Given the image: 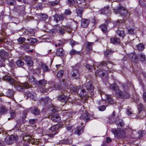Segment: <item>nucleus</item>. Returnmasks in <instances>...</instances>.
<instances>
[{
	"label": "nucleus",
	"mask_w": 146,
	"mask_h": 146,
	"mask_svg": "<svg viewBox=\"0 0 146 146\" xmlns=\"http://www.w3.org/2000/svg\"><path fill=\"white\" fill-rule=\"evenodd\" d=\"M23 124L21 122L18 121L17 123V124L15 125V128H20L21 127H23Z\"/></svg>",
	"instance_id": "obj_51"
},
{
	"label": "nucleus",
	"mask_w": 146,
	"mask_h": 146,
	"mask_svg": "<svg viewBox=\"0 0 146 146\" xmlns=\"http://www.w3.org/2000/svg\"><path fill=\"white\" fill-rule=\"evenodd\" d=\"M115 11V13L117 12L123 17L127 16L128 14V11L125 8L119 5Z\"/></svg>",
	"instance_id": "obj_4"
},
{
	"label": "nucleus",
	"mask_w": 146,
	"mask_h": 146,
	"mask_svg": "<svg viewBox=\"0 0 146 146\" xmlns=\"http://www.w3.org/2000/svg\"><path fill=\"white\" fill-rule=\"evenodd\" d=\"M30 44L24 42L20 45V48L21 49L26 50L29 48Z\"/></svg>",
	"instance_id": "obj_26"
},
{
	"label": "nucleus",
	"mask_w": 146,
	"mask_h": 146,
	"mask_svg": "<svg viewBox=\"0 0 146 146\" xmlns=\"http://www.w3.org/2000/svg\"><path fill=\"white\" fill-rule=\"evenodd\" d=\"M123 88L124 90V91H127L129 88L128 84L127 83H123L122 84Z\"/></svg>",
	"instance_id": "obj_46"
},
{
	"label": "nucleus",
	"mask_w": 146,
	"mask_h": 146,
	"mask_svg": "<svg viewBox=\"0 0 146 146\" xmlns=\"http://www.w3.org/2000/svg\"><path fill=\"white\" fill-rule=\"evenodd\" d=\"M41 67L44 71L45 72L48 71V67L45 64H42L41 65Z\"/></svg>",
	"instance_id": "obj_56"
},
{
	"label": "nucleus",
	"mask_w": 146,
	"mask_h": 146,
	"mask_svg": "<svg viewBox=\"0 0 146 146\" xmlns=\"http://www.w3.org/2000/svg\"><path fill=\"white\" fill-rule=\"evenodd\" d=\"M76 13L77 15L81 17L82 16V14L83 11V9L82 8H79L76 10Z\"/></svg>",
	"instance_id": "obj_29"
},
{
	"label": "nucleus",
	"mask_w": 146,
	"mask_h": 146,
	"mask_svg": "<svg viewBox=\"0 0 146 146\" xmlns=\"http://www.w3.org/2000/svg\"><path fill=\"white\" fill-rule=\"evenodd\" d=\"M87 112L84 113L81 115L80 118L81 119L84 120L85 122H86L91 119L92 117Z\"/></svg>",
	"instance_id": "obj_11"
},
{
	"label": "nucleus",
	"mask_w": 146,
	"mask_h": 146,
	"mask_svg": "<svg viewBox=\"0 0 146 146\" xmlns=\"http://www.w3.org/2000/svg\"><path fill=\"white\" fill-rule=\"evenodd\" d=\"M121 128H112L111 132L116 135H119L122 134L123 131L121 130Z\"/></svg>",
	"instance_id": "obj_14"
},
{
	"label": "nucleus",
	"mask_w": 146,
	"mask_h": 146,
	"mask_svg": "<svg viewBox=\"0 0 146 146\" xmlns=\"http://www.w3.org/2000/svg\"><path fill=\"white\" fill-rule=\"evenodd\" d=\"M9 113L11 116L10 117L8 118V120H10L13 119L16 116V113L14 110H11L10 111Z\"/></svg>",
	"instance_id": "obj_32"
},
{
	"label": "nucleus",
	"mask_w": 146,
	"mask_h": 146,
	"mask_svg": "<svg viewBox=\"0 0 146 146\" xmlns=\"http://www.w3.org/2000/svg\"><path fill=\"white\" fill-rule=\"evenodd\" d=\"M27 40L29 41V42H30L31 44H33L35 43L37 41V40L35 38H28Z\"/></svg>",
	"instance_id": "obj_42"
},
{
	"label": "nucleus",
	"mask_w": 146,
	"mask_h": 146,
	"mask_svg": "<svg viewBox=\"0 0 146 146\" xmlns=\"http://www.w3.org/2000/svg\"><path fill=\"white\" fill-rule=\"evenodd\" d=\"M106 73V71L102 70L99 69L96 72V76H104Z\"/></svg>",
	"instance_id": "obj_25"
},
{
	"label": "nucleus",
	"mask_w": 146,
	"mask_h": 146,
	"mask_svg": "<svg viewBox=\"0 0 146 146\" xmlns=\"http://www.w3.org/2000/svg\"><path fill=\"white\" fill-rule=\"evenodd\" d=\"M143 105L141 104H140L138 106V109L139 112L140 113L142 110L143 109Z\"/></svg>",
	"instance_id": "obj_58"
},
{
	"label": "nucleus",
	"mask_w": 146,
	"mask_h": 146,
	"mask_svg": "<svg viewBox=\"0 0 146 146\" xmlns=\"http://www.w3.org/2000/svg\"><path fill=\"white\" fill-rule=\"evenodd\" d=\"M100 27L101 30L104 33L106 32L107 30V26L106 24H104L100 25Z\"/></svg>",
	"instance_id": "obj_36"
},
{
	"label": "nucleus",
	"mask_w": 146,
	"mask_h": 146,
	"mask_svg": "<svg viewBox=\"0 0 146 146\" xmlns=\"http://www.w3.org/2000/svg\"><path fill=\"white\" fill-rule=\"evenodd\" d=\"M72 12L69 9H66L64 13V15H70L71 14Z\"/></svg>",
	"instance_id": "obj_54"
},
{
	"label": "nucleus",
	"mask_w": 146,
	"mask_h": 146,
	"mask_svg": "<svg viewBox=\"0 0 146 146\" xmlns=\"http://www.w3.org/2000/svg\"><path fill=\"white\" fill-rule=\"evenodd\" d=\"M106 106L104 105L98 107L99 110L100 111H104L105 109Z\"/></svg>",
	"instance_id": "obj_60"
},
{
	"label": "nucleus",
	"mask_w": 146,
	"mask_h": 146,
	"mask_svg": "<svg viewBox=\"0 0 146 146\" xmlns=\"http://www.w3.org/2000/svg\"><path fill=\"white\" fill-rule=\"evenodd\" d=\"M113 51H112L108 50L104 52V55L107 57H109L113 53Z\"/></svg>",
	"instance_id": "obj_38"
},
{
	"label": "nucleus",
	"mask_w": 146,
	"mask_h": 146,
	"mask_svg": "<svg viewBox=\"0 0 146 146\" xmlns=\"http://www.w3.org/2000/svg\"><path fill=\"white\" fill-rule=\"evenodd\" d=\"M7 54V52L3 50H1L0 51V56L1 58L4 57Z\"/></svg>",
	"instance_id": "obj_47"
},
{
	"label": "nucleus",
	"mask_w": 146,
	"mask_h": 146,
	"mask_svg": "<svg viewBox=\"0 0 146 146\" xmlns=\"http://www.w3.org/2000/svg\"><path fill=\"white\" fill-rule=\"evenodd\" d=\"M39 16L40 18L42 21L45 20L48 17V15L46 14L42 13L40 14Z\"/></svg>",
	"instance_id": "obj_41"
},
{
	"label": "nucleus",
	"mask_w": 146,
	"mask_h": 146,
	"mask_svg": "<svg viewBox=\"0 0 146 146\" xmlns=\"http://www.w3.org/2000/svg\"><path fill=\"white\" fill-rule=\"evenodd\" d=\"M64 54V51L62 48H60L57 49L56 52V54L58 56H63Z\"/></svg>",
	"instance_id": "obj_23"
},
{
	"label": "nucleus",
	"mask_w": 146,
	"mask_h": 146,
	"mask_svg": "<svg viewBox=\"0 0 146 146\" xmlns=\"http://www.w3.org/2000/svg\"><path fill=\"white\" fill-rule=\"evenodd\" d=\"M126 96H123V92L120 90L117 89L116 91L115 95L118 98H129L130 94L128 92H126Z\"/></svg>",
	"instance_id": "obj_9"
},
{
	"label": "nucleus",
	"mask_w": 146,
	"mask_h": 146,
	"mask_svg": "<svg viewBox=\"0 0 146 146\" xmlns=\"http://www.w3.org/2000/svg\"><path fill=\"white\" fill-rule=\"evenodd\" d=\"M110 42L111 43L116 45L119 44L120 42V40L119 38L114 37L110 38Z\"/></svg>",
	"instance_id": "obj_21"
},
{
	"label": "nucleus",
	"mask_w": 146,
	"mask_h": 146,
	"mask_svg": "<svg viewBox=\"0 0 146 146\" xmlns=\"http://www.w3.org/2000/svg\"><path fill=\"white\" fill-rule=\"evenodd\" d=\"M28 111V110L27 109H26L24 111L22 116V118L23 119H24L26 117Z\"/></svg>",
	"instance_id": "obj_57"
},
{
	"label": "nucleus",
	"mask_w": 146,
	"mask_h": 146,
	"mask_svg": "<svg viewBox=\"0 0 146 146\" xmlns=\"http://www.w3.org/2000/svg\"><path fill=\"white\" fill-rule=\"evenodd\" d=\"M48 84L49 85V87L48 88L49 90V92L53 90L58 89L60 88V86L57 85L56 83L54 82H49Z\"/></svg>",
	"instance_id": "obj_10"
},
{
	"label": "nucleus",
	"mask_w": 146,
	"mask_h": 146,
	"mask_svg": "<svg viewBox=\"0 0 146 146\" xmlns=\"http://www.w3.org/2000/svg\"><path fill=\"white\" fill-rule=\"evenodd\" d=\"M25 40L26 39L24 38L23 37L19 38L17 40L18 41L20 44H21L23 43L24 42H25Z\"/></svg>",
	"instance_id": "obj_50"
},
{
	"label": "nucleus",
	"mask_w": 146,
	"mask_h": 146,
	"mask_svg": "<svg viewBox=\"0 0 146 146\" xmlns=\"http://www.w3.org/2000/svg\"><path fill=\"white\" fill-rule=\"evenodd\" d=\"M64 72L63 70H60L58 72L57 74V76L60 78L62 77L63 75Z\"/></svg>",
	"instance_id": "obj_52"
},
{
	"label": "nucleus",
	"mask_w": 146,
	"mask_h": 146,
	"mask_svg": "<svg viewBox=\"0 0 146 146\" xmlns=\"http://www.w3.org/2000/svg\"><path fill=\"white\" fill-rule=\"evenodd\" d=\"M109 122L110 123H114L117 125V127H123L124 125L123 121L119 119V116L118 115H116L115 112L114 111L111 115L109 117Z\"/></svg>",
	"instance_id": "obj_2"
},
{
	"label": "nucleus",
	"mask_w": 146,
	"mask_h": 146,
	"mask_svg": "<svg viewBox=\"0 0 146 146\" xmlns=\"http://www.w3.org/2000/svg\"><path fill=\"white\" fill-rule=\"evenodd\" d=\"M68 29L69 30L70 29V27L68 26H63L58 27H57L55 31H56L58 33L63 35L65 33V31L67 32H69Z\"/></svg>",
	"instance_id": "obj_8"
},
{
	"label": "nucleus",
	"mask_w": 146,
	"mask_h": 146,
	"mask_svg": "<svg viewBox=\"0 0 146 146\" xmlns=\"http://www.w3.org/2000/svg\"><path fill=\"white\" fill-rule=\"evenodd\" d=\"M61 94H59L57 96V100L60 102L65 103L68 99V96L66 95L65 94H67V92L66 90H60Z\"/></svg>",
	"instance_id": "obj_3"
},
{
	"label": "nucleus",
	"mask_w": 146,
	"mask_h": 146,
	"mask_svg": "<svg viewBox=\"0 0 146 146\" xmlns=\"http://www.w3.org/2000/svg\"><path fill=\"white\" fill-rule=\"evenodd\" d=\"M49 3L50 5L52 6H54L55 5L58 4L59 3V1L57 0H56L54 1L49 2Z\"/></svg>",
	"instance_id": "obj_49"
},
{
	"label": "nucleus",
	"mask_w": 146,
	"mask_h": 146,
	"mask_svg": "<svg viewBox=\"0 0 146 146\" xmlns=\"http://www.w3.org/2000/svg\"><path fill=\"white\" fill-rule=\"evenodd\" d=\"M37 119H32L29 120V122L32 125L34 124L36 121Z\"/></svg>",
	"instance_id": "obj_61"
},
{
	"label": "nucleus",
	"mask_w": 146,
	"mask_h": 146,
	"mask_svg": "<svg viewBox=\"0 0 146 146\" xmlns=\"http://www.w3.org/2000/svg\"><path fill=\"white\" fill-rule=\"evenodd\" d=\"M127 113L128 115H130L132 113L131 110L130 108H128L127 109Z\"/></svg>",
	"instance_id": "obj_62"
},
{
	"label": "nucleus",
	"mask_w": 146,
	"mask_h": 146,
	"mask_svg": "<svg viewBox=\"0 0 146 146\" xmlns=\"http://www.w3.org/2000/svg\"><path fill=\"white\" fill-rule=\"evenodd\" d=\"M78 88V87L76 88L74 86H72L70 88V89L71 91L76 94V93Z\"/></svg>",
	"instance_id": "obj_59"
},
{
	"label": "nucleus",
	"mask_w": 146,
	"mask_h": 146,
	"mask_svg": "<svg viewBox=\"0 0 146 146\" xmlns=\"http://www.w3.org/2000/svg\"><path fill=\"white\" fill-rule=\"evenodd\" d=\"M99 92L101 95L102 99L105 100L106 99H107V98H108L109 96L103 92L101 90H99Z\"/></svg>",
	"instance_id": "obj_31"
},
{
	"label": "nucleus",
	"mask_w": 146,
	"mask_h": 146,
	"mask_svg": "<svg viewBox=\"0 0 146 146\" xmlns=\"http://www.w3.org/2000/svg\"><path fill=\"white\" fill-rule=\"evenodd\" d=\"M51 119L53 121L58 122L60 121L61 118L59 115L54 114L51 117Z\"/></svg>",
	"instance_id": "obj_20"
},
{
	"label": "nucleus",
	"mask_w": 146,
	"mask_h": 146,
	"mask_svg": "<svg viewBox=\"0 0 146 146\" xmlns=\"http://www.w3.org/2000/svg\"><path fill=\"white\" fill-rule=\"evenodd\" d=\"M70 44L72 46V48H73L75 45L78 44V42H77L74 41L73 40H71L70 42Z\"/></svg>",
	"instance_id": "obj_55"
},
{
	"label": "nucleus",
	"mask_w": 146,
	"mask_h": 146,
	"mask_svg": "<svg viewBox=\"0 0 146 146\" xmlns=\"http://www.w3.org/2000/svg\"><path fill=\"white\" fill-rule=\"evenodd\" d=\"M137 48L139 51H141L144 49V46L142 43H140L137 46Z\"/></svg>",
	"instance_id": "obj_43"
},
{
	"label": "nucleus",
	"mask_w": 146,
	"mask_h": 146,
	"mask_svg": "<svg viewBox=\"0 0 146 146\" xmlns=\"http://www.w3.org/2000/svg\"><path fill=\"white\" fill-rule=\"evenodd\" d=\"M71 74L72 77H74L75 79L78 78L79 76V74L78 71L77 70L75 69L74 68L72 69Z\"/></svg>",
	"instance_id": "obj_19"
},
{
	"label": "nucleus",
	"mask_w": 146,
	"mask_h": 146,
	"mask_svg": "<svg viewBox=\"0 0 146 146\" xmlns=\"http://www.w3.org/2000/svg\"><path fill=\"white\" fill-rule=\"evenodd\" d=\"M110 87L111 89L115 91H116L118 89L117 86L115 83H113L110 84Z\"/></svg>",
	"instance_id": "obj_40"
},
{
	"label": "nucleus",
	"mask_w": 146,
	"mask_h": 146,
	"mask_svg": "<svg viewBox=\"0 0 146 146\" xmlns=\"http://www.w3.org/2000/svg\"><path fill=\"white\" fill-rule=\"evenodd\" d=\"M80 51H76L74 49H73L69 53L70 55L79 54L80 53Z\"/></svg>",
	"instance_id": "obj_45"
},
{
	"label": "nucleus",
	"mask_w": 146,
	"mask_h": 146,
	"mask_svg": "<svg viewBox=\"0 0 146 146\" xmlns=\"http://www.w3.org/2000/svg\"><path fill=\"white\" fill-rule=\"evenodd\" d=\"M139 57H140V59L141 61H144L145 60V55L143 53H141L139 54Z\"/></svg>",
	"instance_id": "obj_48"
},
{
	"label": "nucleus",
	"mask_w": 146,
	"mask_h": 146,
	"mask_svg": "<svg viewBox=\"0 0 146 146\" xmlns=\"http://www.w3.org/2000/svg\"><path fill=\"white\" fill-rule=\"evenodd\" d=\"M76 93L80 96L83 97L87 95V92L84 89H79L78 88Z\"/></svg>",
	"instance_id": "obj_15"
},
{
	"label": "nucleus",
	"mask_w": 146,
	"mask_h": 146,
	"mask_svg": "<svg viewBox=\"0 0 146 146\" xmlns=\"http://www.w3.org/2000/svg\"><path fill=\"white\" fill-rule=\"evenodd\" d=\"M28 81L29 83H27L29 85V88H30L31 85L36 84L37 83V81H36V79L33 76L30 77Z\"/></svg>",
	"instance_id": "obj_16"
},
{
	"label": "nucleus",
	"mask_w": 146,
	"mask_h": 146,
	"mask_svg": "<svg viewBox=\"0 0 146 146\" xmlns=\"http://www.w3.org/2000/svg\"><path fill=\"white\" fill-rule=\"evenodd\" d=\"M109 6H107L106 7H105L104 8L102 9L101 11L102 14H105L108 13L109 12Z\"/></svg>",
	"instance_id": "obj_33"
},
{
	"label": "nucleus",
	"mask_w": 146,
	"mask_h": 146,
	"mask_svg": "<svg viewBox=\"0 0 146 146\" xmlns=\"http://www.w3.org/2000/svg\"><path fill=\"white\" fill-rule=\"evenodd\" d=\"M18 137L17 135H11L10 136L6 137L5 139V142L8 145H11L14 143V141L18 139Z\"/></svg>",
	"instance_id": "obj_7"
},
{
	"label": "nucleus",
	"mask_w": 146,
	"mask_h": 146,
	"mask_svg": "<svg viewBox=\"0 0 146 146\" xmlns=\"http://www.w3.org/2000/svg\"><path fill=\"white\" fill-rule=\"evenodd\" d=\"M89 20L86 19H82L81 21V26L83 28L87 27L89 23Z\"/></svg>",
	"instance_id": "obj_22"
},
{
	"label": "nucleus",
	"mask_w": 146,
	"mask_h": 146,
	"mask_svg": "<svg viewBox=\"0 0 146 146\" xmlns=\"http://www.w3.org/2000/svg\"><path fill=\"white\" fill-rule=\"evenodd\" d=\"M116 33L117 35L120 37L121 36L123 37L125 36L124 33L123 31L117 30L116 31Z\"/></svg>",
	"instance_id": "obj_37"
},
{
	"label": "nucleus",
	"mask_w": 146,
	"mask_h": 146,
	"mask_svg": "<svg viewBox=\"0 0 146 146\" xmlns=\"http://www.w3.org/2000/svg\"><path fill=\"white\" fill-rule=\"evenodd\" d=\"M84 128H77L74 131V133L78 135H80V134L83 132V129Z\"/></svg>",
	"instance_id": "obj_39"
},
{
	"label": "nucleus",
	"mask_w": 146,
	"mask_h": 146,
	"mask_svg": "<svg viewBox=\"0 0 146 146\" xmlns=\"http://www.w3.org/2000/svg\"><path fill=\"white\" fill-rule=\"evenodd\" d=\"M26 94L28 97H29L31 99L35 100L36 99V94L33 91L31 92L29 91H27Z\"/></svg>",
	"instance_id": "obj_18"
},
{
	"label": "nucleus",
	"mask_w": 146,
	"mask_h": 146,
	"mask_svg": "<svg viewBox=\"0 0 146 146\" xmlns=\"http://www.w3.org/2000/svg\"><path fill=\"white\" fill-rule=\"evenodd\" d=\"M128 56L132 61L135 62H137L138 57L137 56L136 54L132 53L129 54L128 55Z\"/></svg>",
	"instance_id": "obj_24"
},
{
	"label": "nucleus",
	"mask_w": 146,
	"mask_h": 146,
	"mask_svg": "<svg viewBox=\"0 0 146 146\" xmlns=\"http://www.w3.org/2000/svg\"><path fill=\"white\" fill-rule=\"evenodd\" d=\"M46 81L44 79L40 80L37 81V84L40 87H43L45 86V85L46 84Z\"/></svg>",
	"instance_id": "obj_28"
},
{
	"label": "nucleus",
	"mask_w": 146,
	"mask_h": 146,
	"mask_svg": "<svg viewBox=\"0 0 146 146\" xmlns=\"http://www.w3.org/2000/svg\"><path fill=\"white\" fill-rule=\"evenodd\" d=\"M40 91L43 93H44L47 92H49V90L48 89V88H46L45 89L42 88L40 89Z\"/></svg>",
	"instance_id": "obj_63"
},
{
	"label": "nucleus",
	"mask_w": 146,
	"mask_h": 146,
	"mask_svg": "<svg viewBox=\"0 0 146 146\" xmlns=\"http://www.w3.org/2000/svg\"><path fill=\"white\" fill-rule=\"evenodd\" d=\"M17 66L19 67H22L24 64V62L21 60H17L16 62Z\"/></svg>",
	"instance_id": "obj_44"
},
{
	"label": "nucleus",
	"mask_w": 146,
	"mask_h": 146,
	"mask_svg": "<svg viewBox=\"0 0 146 146\" xmlns=\"http://www.w3.org/2000/svg\"><path fill=\"white\" fill-rule=\"evenodd\" d=\"M24 60L27 62L31 60V57L29 56H25L24 58Z\"/></svg>",
	"instance_id": "obj_64"
},
{
	"label": "nucleus",
	"mask_w": 146,
	"mask_h": 146,
	"mask_svg": "<svg viewBox=\"0 0 146 146\" xmlns=\"http://www.w3.org/2000/svg\"><path fill=\"white\" fill-rule=\"evenodd\" d=\"M94 43L91 42H88L87 43L86 46V50L88 51L91 50L92 49V46L93 45Z\"/></svg>",
	"instance_id": "obj_35"
},
{
	"label": "nucleus",
	"mask_w": 146,
	"mask_h": 146,
	"mask_svg": "<svg viewBox=\"0 0 146 146\" xmlns=\"http://www.w3.org/2000/svg\"><path fill=\"white\" fill-rule=\"evenodd\" d=\"M99 66H107L108 69L110 68L112 66V64H111V62L108 61L107 62L102 61L99 63Z\"/></svg>",
	"instance_id": "obj_12"
},
{
	"label": "nucleus",
	"mask_w": 146,
	"mask_h": 146,
	"mask_svg": "<svg viewBox=\"0 0 146 146\" xmlns=\"http://www.w3.org/2000/svg\"><path fill=\"white\" fill-rule=\"evenodd\" d=\"M7 110V109L5 106H3L0 107V113L1 114L6 113Z\"/></svg>",
	"instance_id": "obj_34"
},
{
	"label": "nucleus",
	"mask_w": 146,
	"mask_h": 146,
	"mask_svg": "<svg viewBox=\"0 0 146 146\" xmlns=\"http://www.w3.org/2000/svg\"><path fill=\"white\" fill-rule=\"evenodd\" d=\"M56 128H49L48 131V133L45 135V138L49 139L53 137L54 135L57 134L58 131L56 129Z\"/></svg>",
	"instance_id": "obj_6"
},
{
	"label": "nucleus",
	"mask_w": 146,
	"mask_h": 146,
	"mask_svg": "<svg viewBox=\"0 0 146 146\" xmlns=\"http://www.w3.org/2000/svg\"><path fill=\"white\" fill-rule=\"evenodd\" d=\"M54 17V20L57 23H58L60 21H63L65 18L64 15L62 14L59 15L55 14Z\"/></svg>",
	"instance_id": "obj_13"
},
{
	"label": "nucleus",
	"mask_w": 146,
	"mask_h": 146,
	"mask_svg": "<svg viewBox=\"0 0 146 146\" xmlns=\"http://www.w3.org/2000/svg\"><path fill=\"white\" fill-rule=\"evenodd\" d=\"M3 78L4 80L9 82L10 84L14 85L16 90L18 91L23 92L25 88H29V85L27 82L23 83L18 82L13 79L11 77L7 76L3 77Z\"/></svg>",
	"instance_id": "obj_1"
},
{
	"label": "nucleus",
	"mask_w": 146,
	"mask_h": 146,
	"mask_svg": "<svg viewBox=\"0 0 146 146\" xmlns=\"http://www.w3.org/2000/svg\"><path fill=\"white\" fill-rule=\"evenodd\" d=\"M6 94L7 96L11 98H13L14 94V92L13 90L9 89L7 91Z\"/></svg>",
	"instance_id": "obj_27"
},
{
	"label": "nucleus",
	"mask_w": 146,
	"mask_h": 146,
	"mask_svg": "<svg viewBox=\"0 0 146 146\" xmlns=\"http://www.w3.org/2000/svg\"><path fill=\"white\" fill-rule=\"evenodd\" d=\"M40 101H41V102H44L45 105H46L48 102H50V100L49 99V97H47L44 98H41Z\"/></svg>",
	"instance_id": "obj_30"
},
{
	"label": "nucleus",
	"mask_w": 146,
	"mask_h": 146,
	"mask_svg": "<svg viewBox=\"0 0 146 146\" xmlns=\"http://www.w3.org/2000/svg\"><path fill=\"white\" fill-rule=\"evenodd\" d=\"M105 100L109 104H112L113 103V101L111 98L109 96Z\"/></svg>",
	"instance_id": "obj_53"
},
{
	"label": "nucleus",
	"mask_w": 146,
	"mask_h": 146,
	"mask_svg": "<svg viewBox=\"0 0 146 146\" xmlns=\"http://www.w3.org/2000/svg\"><path fill=\"white\" fill-rule=\"evenodd\" d=\"M85 87L87 90V94H90L91 96L94 94V87L93 86L91 82H86L84 84Z\"/></svg>",
	"instance_id": "obj_5"
},
{
	"label": "nucleus",
	"mask_w": 146,
	"mask_h": 146,
	"mask_svg": "<svg viewBox=\"0 0 146 146\" xmlns=\"http://www.w3.org/2000/svg\"><path fill=\"white\" fill-rule=\"evenodd\" d=\"M31 110V113L35 115H39L40 114V110L36 107H32L30 108Z\"/></svg>",
	"instance_id": "obj_17"
}]
</instances>
